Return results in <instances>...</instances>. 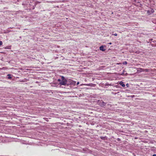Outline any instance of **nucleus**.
Wrapping results in <instances>:
<instances>
[{"mask_svg":"<svg viewBox=\"0 0 156 156\" xmlns=\"http://www.w3.org/2000/svg\"><path fill=\"white\" fill-rule=\"evenodd\" d=\"M67 80H62V81L59 83V84L61 85H65L67 84Z\"/></svg>","mask_w":156,"mask_h":156,"instance_id":"1","label":"nucleus"},{"mask_svg":"<svg viewBox=\"0 0 156 156\" xmlns=\"http://www.w3.org/2000/svg\"><path fill=\"white\" fill-rule=\"evenodd\" d=\"M141 70L142 71H145L146 72H149L150 71V69H141Z\"/></svg>","mask_w":156,"mask_h":156,"instance_id":"2","label":"nucleus"},{"mask_svg":"<svg viewBox=\"0 0 156 156\" xmlns=\"http://www.w3.org/2000/svg\"><path fill=\"white\" fill-rule=\"evenodd\" d=\"M99 49L101 51H105V49L104 48L103 46H101L100 47Z\"/></svg>","mask_w":156,"mask_h":156,"instance_id":"3","label":"nucleus"},{"mask_svg":"<svg viewBox=\"0 0 156 156\" xmlns=\"http://www.w3.org/2000/svg\"><path fill=\"white\" fill-rule=\"evenodd\" d=\"M121 85V86L123 87H125V85L123 83V82H122V81L120 82V83H119Z\"/></svg>","mask_w":156,"mask_h":156,"instance_id":"4","label":"nucleus"},{"mask_svg":"<svg viewBox=\"0 0 156 156\" xmlns=\"http://www.w3.org/2000/svg\"><path fill=\"white\" fill-rule=\"evenodd\" d=\"M61 80H66L63 76L61 77Z\"/></svg>","mask_w":156,"mask_h":156,"instance_id":"5","label":"nucleus"},{"mask_svg":"<svg viewBox=\"0 0 156 156\" xmlns=\"http://www.w3.org/2000/svg\"><path fill=\"white\" fill-rule=\"evenodd\" d=\"M8 76V78L9 79H11L12 78V77L11 76V75L10 74H8L7 75Z\"/></svg>","mask_w":156,"mask_h":156,"instance_id":"6","label":"nucleus"},{"mask_svg":"<svg viewBox=\"0 0 156 156\" xmlns=\"http://www.w3.org/2000/svg\"><path fill=\"white\" fill-rule=\"evenodd\" d=\"M147 13L148 14V15H149L150 14H151L150 11L149 10L147 11Z\"/></svg>","mask_w":156,"mask_h":156,"instance_id":"7","label":"nucleus"},{"mask_svg":"<svg viewBox=\"0 0 156 156\" xmlns=\"http://www.w3.org/2000/svg\"><path fill=\"white\" fill-rule=\"evenodd\" d=\"M127 62L126 61H125V62H123V64H126H126H127Z\"/></svg>","mask_w":156,"mask_h":156,"instance_id":"8","label":"nucleus"},{"mask_svg":"<svg viewBox=\"0 0 156 156\" xmlns=\"http://www.w3.org/2000/svg\"><path fill=\"white\" fill-rule=\"evenodd\" d=\"M150 12H151V13H153V12H154V10H153V9H152V10L150 11Z\"/></svg>","mask_w":156,"mask_h":156,"instance_id":"9","label":"nucleus"},{"mask_svg":"<svg viewBox=\"0 0 156 156\" xmlns=\"http://www.w3.org/2000/svg\"><path fill=\"white\" fill-rule=\"evenodd\" d=\"M58 81L60 83V82L62 81V80L61 79H58Z\"/></svg>","mask_w":156,"mask_h":156,"instance_id":"10","label":"nucleus"},{"mask_svg":"<svg viewBox=\"0 0 156 156\" xmlns=\"http://www.w3.org/2000/svg\"><path fill=\"white\" fill-rule=\"evenodd\" d=\"M2 41H0V45H2Z\"/></svg>","mask_w":156,"mask_h":156,"instance_id":"11","label":"nucleus"},{"mask_svg":"<svg viewBox=\"0 0 156 156\" xmlns=\"http://www.w3.org/2000/svg\"><path fill=\"white\" fill-rule=\"evenodd\" d=\"M113 35L115 36H117V34L116 33L114 34Z\"/></svg>","mask_w":156,"mask_h":156,"instance_id":"12","label":"nucleus"},{"mask_svg":"<svg viewBox=\"0 0 156 156\" xmlns=\"http://www.w3.org/2000/svg\"><path fill=\"white\" fill-rule=\"evenodd\" d=\"M126 86H127V87H128L129 86V84H128V83H127L126 84Z\"/></svg>","mask_w":156,"mask_h":156,"instance_id":"13","label":"nucleus"},{"mask_svg":"<svg viewBox=\"0 0 156 156\" xmlns=\"http://www.w3.org/2000/svg\"><path fill=\"white\" fill-rule=\"evenodd\" d=\"M152 156H156V154H154Z\"/></svg>","mask_w":156,"mask_h":156,"instance_id":"14","label":"nucleus"},{"mask_svg":"<svg viewBox=\"0 0 156 156\" xmlns=\"http://www.w3.org/2000/svg\"><path fill=\"white\" fill-rule=\"evenodd\" d=\"M79 82H78L77 83V85H78V84H79Z\"/></svg>","mask_w":156,"mask_h":156,"instance_id":"15","label":"nucleus"},{"mask_svg":"<svg viewBox=\"0 0 156 156\" xmlns=\"http://www.w3.org/2000/svg\"><path fill=\"white\" fill-rule=\"evenodd\" d=\"M109 44H112V43L110 42V43H108Z\"/></svg>","mask_w":156,"mask_h":156,"instance_id":"16","label":"nucleus"}]
</instances>
